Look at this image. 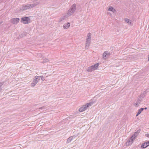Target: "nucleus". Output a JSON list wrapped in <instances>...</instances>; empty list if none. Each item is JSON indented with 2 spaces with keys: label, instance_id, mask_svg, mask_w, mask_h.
I'll return each mask as SVG.
<instances>
[{
  "label": "nucleus",
  "instance_id": "f257e3e1",
  "mask_svg": "<svg viewBox=\"0 0 149 149\" xmlns=\"http://www.w3.org/2000/svg\"><path fill=\"white\" fill-rule=\"evenodd\" d=\"M76 8V4L74 3L72 5L71 8L69 10L67 14L68 16H69L74 13L75 11Z\"/></svg>",
  "mask_w": 149,
  "mask_h": 149
},
{
  "label": "nucleus",
  "instance_id": "f03ea898",
  "mask_svg": "<svg viewBox=\"0 0 149 149\" xmlns=\"http://www.w3.org/2000/svg\"><path fill=\"white\" fill-rule=\"evenodd\" d=\"M99 65V64L98 63H96L94 65H93L90 67H88L87 70L88 72H92L93 70L97 69L98 68Z\"/></svg>",
  "mask_w": 149,
  "mask_h": 149
},
{
  "label": "nucleus",
  "instance_id": "7ed1b4c3",
  "mask_svg": "<svg viewBox=\"0 0 149 149\" xmlns=\"http://www.w3.org/2000/svg\"><path fill=\"white\" fill-rule=\"evenodd\" d=\"M91 102H90L89 103L86 104L85 105H83L82 107L79 109V111L80 112H82L84 111L88 107H89V106H91Z\"/></svg>",
  "mask_w": 149,
  "mask_h": 149
},
{
  "label": "nucleus",
  "instance_id": "20e7f679",
  "mask_svg": "<svg viewBox=\"0 0 149 149\" xmlns=\"http://www.w3.org/2000/svg\"><path fill=\"white\" fill-rule=\"evenodd\" d=\"M21 21L24 24H28L30 22V19L28 17H23L21 18Z\"/></svg>",
  "mask_w": 149,
  "mask_h": 149
},
{
  "label": "nucleus",
  "instance_id": "39448f33",
  "mask_svg": "<svg viewBox=\"0 0 149 149\" xmlns=\"http://www.w3.org/2000/svg\"><path fill=\"white\" fill-rule=\"evenodd\" d=\"M35 77L36 78L34 79V81H33V82H32L31 84V86L32 87L34 86L39 80V79H38V77Z\"/></svg>",
  "mask_w": 149,
  "mask_h": 149
},
{
  "label": "nucleus",
  "instance_id": "423d86ee",
  "mask_svg": "<svg viewBox=\"0 0 149 149\" xmlns=\"http://www.w3.org/2000/svg\"><path fill=\"white\" fill-rule=\"evenodd\" d=\"M91 43V40L89 39H86V45L85 47L87 49H88Z\"/></svg>",
  "mask_w": 149,
  "mask_h": 149
},
{
  "label": "nucleus",
  "instance_id": "0eeeda50",
  "mask_svg": "<svg viewBox=\"0 0 149 149\" xmlns=\"http://www.w3.org/2000/svg\"><path fill=\"white\" fill-rule=\"evenodd\" d=\"M19 18H14L11 19V22L13 24H17L19 21Z\"/></svg>",
  "mask_w": 149,
  "mask_h": 149
},
{
  "label": "nucleus",
  "instance_id": "6e6552de",
  "mask_svg": "<svg viewBox=\"0 0 149 149\" xmlns=\"http://www.w3.org/2000/svg\"><path fill=\"white\" fill-rule=\"evenodd\" d=\"M31 8L30 4H27L26 5H24L22 6L21 9L24 10H26Z\"/></svg>",
  "mask_w": 149,
  "mask_h": 149
},
{
  "label": "nucleus",
  "instance_id": "1a4fd4ad",
  "mask_svg": "<svg viewBox=\"0 0 149 149\" xmlns=\"http://www.w3.org/2000/svg\"><path fill=\"white\" fill-rule=\"evenodd\" d=\"M140 130H139L136 132H134V134L132 136V138L133 137V139H135L138 135V134L140 133Z\"/></svg>",
  "mask_w": 149,
  "mask_h": 149
},
{
  "label": "nucleus",
  "instance_id": "9d476101",
  "mask_svg": "<svg viewBox=\"0 0 149 149\" xmlns=\"http://www.w3.org/2000/svg\"><path fill=\"white\" fill-rule=\"evenodd\" d=\"M110 53L108 52H104L103 55V58H104L106 59L108 57Z\"/></svg>",
  "mask_w": 149,
  "mask_h": 149
},
{
  "label": "nucleus",
  "instance_id": "9b49d317",
  "mask_svg": "<svg viewBox=\"0 0 149 149\" xmlns=\"http://www.w3.org/2000/svg\"><path fill=\"white\" fill-rule=\"evenodd\" d=\"M76 136H72L69 137L67 141V143H69L71 141H72L73 140L75 137Z\"/></svg>",
  "mask_w": 149,
  "mask_h": 149
},
{
  "label": "nucleus",
  "instance_id": "f8f14e48",
  "mask_svg": "<svg viewBox=\"0 0 149 149\" xmlns=\"http://www.w3.org/2000/svg\"><path fill=\"white\" fill-rule=\"evenodd\" d=\"M142 101V99L139 98L138 100H137L136 103H135V105L136 106L138 107L139 105V104H140L141 102Z\"/></svg>",
  "mask_w": 149,
  "mask_h": 149
},
{
  "label": "nucleus",
  "instance_id": "ddd939ff",
  "mask_svg": "<svg viewBox=\"0 0 149 149\" xmlns=\"http://www.w3.org/2000/svg\"><path fill=\"white\" fill-rule=\"evenodd\" d=\"M134 139H133V137L132 138V136L131 137H130L129 139L127 142H128V143L129 144L130 143V144H131L132 143H133V141Z\"/></svg>",
  "mask_w": 149,
  "mask_h": 149
},
{
  "label": "nucleus",
  "instance_id": "4468645a",
  "mask_svg": "<svg viewBox=\"0 0 149 149\" xmlns=\"http://www.w3.org/2000/svg\"><path fill=\"white\" fill-rule=\"evenodd\" d=\"M70 26V23L68 22L67 24H65L63 25V28L65 29H67Z\"/></svg>",
  "mask_w": 149,
  "mask_h": 149
},
{
  "label": "nucleus",
  "instance_id": "2eb2a0df",
  "mask_svg": "<svg viewBox=\"0 0 149 149\" xmlns=\"http://www.w3.org/2000/svg\"><path fill=\"white\" fill-rule=\"evenodd\" d=\"M40 3L39 2H37L35 3L32 4H30L31 8H33L36 6H37V5L39 4Z\"/></svg>",
  "mask_w": 149,
  "mask_h": 149
},
{
  "label": "nucleus",
  "instance_id": "dca6fc26",
  "mask_svg": "<svg viewBox=\"0 0 149 149\" xmlns=\"http://www.w3.org/2000/svg\"><path fill=\"white\" fill-rule=\"evenodd\" d=\"M125 22H126L129 24H130L132 22L131 20L127 18H125Z\"/></svg>",
  "mask_w": 149,
  "mask_h": 149
},
{
  "label": "nucleus",
  "instance_id": "f3484780",
  "mask_svg": "<svg viewBox=\"0 0 149 149\" xmlns=\"http://www.w3.org/2000/svg\"><path fill=\"white\" fill-rule=\"evenodd\" d=\"M108 10L109 11H113V10L115 11V9L113 8L112 7H110L108 9Z\"/></svg>",
  "mask_w": 149,
  "mask_h": 149
},
{
  "label": "nucleus",
  "instance_id": "a211bd4d",
  "mask_svg": "<svg viewBox=\"0 0 149 149\" xmlns=\"http://www.w3.org/2000/svg\"><path fill=\"white\" fill-rule=\"evenodd\" d=\"M91 33H89L88 34L87 36V38L86 39H89L91 40Z\"/></svg>",
  "mask_w": 149,
  "mask_h": 149
},
{
  "label": "nucleus",
  "instance_id": "6ab92c4d",
  "mask_svg": "<svg viewBox=\"0 0 149 149\" xmlns=\"http://www.w3.org/2000/svg\"><path fill=\"white\" fill-rule=\"evenodd\" d=\"M143 110H144V109L142 108H141L140 109H139L138 111V113H139L140 114L143 111Z\"/></svg>",
  "mask_w": 149,
  "mask_h": 149
},
{
  "label": "nucleus",
  "instance_id": "aec40b11",
  "mask_svg": "<svg viewBox=\"0 0 149 149\" xmlns=\"http://www.w3.org/2000/svg\"><path fill=\"white\" fill-rule=\"evenodd\" d=\"M141 147L142 148H146V143L145 142L142 144Z\"/></svg>",
  "mask_w": 149,
  "mask_h": 149
},
{
  "label": "nucleus",
  "instance_id": "412c9836",
  "mask_svg": "<svg viewBox=\"0 0 149 149\" xmlns=\"http://www.w3.org/2000/svg\"><path fill=\"white\" fill-rule=\"evenodd\" d=\"M48 61V60L47 58H45L42 61V63H44Z\"/></svg>",
  "mask_w": 149,
  "mask_h": 149
},
{
  "label": "nucleus",
  "instance_id": "4be33fe9",
  "mask_svg": "<svg viewBox=\"0 0 149 149\" xmlns=\"http://www.w3.org/2000/svg\"><path fill=\"white\" fill-rule=\"evenodd\" d=\"M37 77H38V79H39V80L40 79V77H41V79L42 81H44L45 80L44 77H43L42 76H38Z\"/></svg>",
  "mask_w": 149,
  "mask_h": 149
},
{
  "label": "nucleus",
  "instance_id": "5701e85b",
  "mask_svg": "<svg viewBox=\"0 0 149 149\" xmlns=\"http://www.w3.org/2000/svg\"><path fill=\"white\" fill-rule=\"evenodd\" d=\"M65 19V16H63L62 17H61L60 19L59 20V21L60 22L61 21H62L63 20Z\"/></svg>",
  "mask_w": 149,
  "mask_h": 149
},
{
  "label": "nucleus",
  "instance_id": "b1692460",
  "mask_svg": "<svg viewBox=\"0 0 149 149\" xmlns=\"http://www.w3.org/2000/svg\"><path fill=\"white\" fill-rule=\"evenodd\" d=\"M25 35V33L22 34L21 35H19V38H21L23 36H24Z\"/></svg>",
  "mask_w": 149,
  "mask_h": 149
},
{
  "label": "nucleus",
  "instance_id": "393cba45",
  "mask_svg": "<svg viewBox=\"0 0 149 149\" xmlns=\"http://www.w3.org/2000/svg\"><path fill=\"white\" fill-rule=\"evenodd\" d=\"M144 96L145 95H144L143 94H142L140 95L139 98L142 99L143 98H144Z\"/></svg>",
  "mask_w": 149,
  "mask_h": 149
},
{
  "label": "nucleus",
  "instance_id": "a878e982",
  "mask_svg": "<svg viewBox=\"0 0 149 149\" xmlns=\"http://www.w3.org/2000/svg\"><path fill=\"white\" fill-rule=\"evenodd\" d=\"M145 143H146V147H147L149 146V141L145 142Z\"/></svg>",
  "mask_w": 149,
  "mask_h": 149
},
{
  "label": "nucleus",
  "instance_id": "bb28decb",
  "mask_svg": "<svg viewBox=\"0 0 149 149\" xmlns=\"http://www.w3.org/2000/svg\"><path fill=\"white\" fill-rule=\"evenodd\" d=\"M3 85V84L2 83H0V92L1 90V87Z\"/></svg>",
  "mask_w": 149,
  "mask_h": 149
},
{
  "label": "nucleus",
  "instance_id": "cd10ccee",
  "mask_svg": "<svg viewBox=\"0 0 149 149\" xmlns=\"http://www.w3.org/2000/svg\"><path fill=\"white\" fill-rule=\"evenodd\" d=\"M147 92H148V91H146L143 92V94L144 95H145L147 93Z\"/></svg>",
  "mask_w": 149,
  "mask_h": 149
},
{
  "label": "nucleus",
  "instance_id": "c85d7f7f",
  "mask_svg": "<svg viewBox=\"0 0 149 149\" xmlns=\"http://www.w3.org/2000/svg\"><path fill=\"white\" fill-rule=\"evenodd\" d=\"M145 136L149 138V134H145Z\"/></svg>",
  "mask_w": 149,
  "mask_h": 149
},
{
  "label": "nucleus",
  "instance_id": "c756f323",
  "mask_svg": "<svg viewBox=\"0 0 149 149\" xmlns=\"http://www.w3.org/2000/svg\"><path fill=\"white\" fill-rule=\"evenodd\" d=\"M44 108V107H40V108H39V109H42L43 108Z\"/></svg>",
  "mask_w": 149,
  "mask_h": 149
},
{
  "label": "nucleus",
  "instance_id": "7c9ffc66",
  "mask_svg": "<svg viewBox=\"0 0 149 149\" xmlns=\"http://www.w3.org/2000/svg\"><path fill=\"white\" fill-rule=\"evenodd\" d=\"M140 114L139 113H138V112L137 114H136V116H137L139 114Z\"/></svg>",
  "mask_w": 149,
  "mask_h": 149
},
{
  "label": "nucleus",
  "instance_id": "2f4dec72",
  "mask_svg": "<svg viewBox=\"0 0 149 149\" xmlns=\"http://www.w3.org/2000/svg\"><path fill=\"white\" fill-rule=\"evenodd\" d=\"M143 109H147V107H145V108H143Z\"/></svg>",
  "mask_w": 149,
  "mask_h": 149
},
{
  "label": "nucleus",
  "instance_id": "473e14b6",
  "mask_svg": "<svg viewBox=\"0 0 149 149\" xmlns=\"http://www.w3.org/2000/svg\"><path fill=\"white\" fill-rule=\"evenodd\" d=\"M148 60H149V54L148 55Z\"/></svg>",
  "mask_w": 149,
  "mask_h": 149
}]
</instances>
